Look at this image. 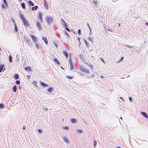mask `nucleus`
Listing matches in <instances>:
<instances>
[{
    "instance_id": "20e7f679",
    "label": "nucleus",
    "mask_w": 148,
    "mask_h": 148,
    "mask_svg": "<svg viewBox=\"0 0 148 148\" xmlns=\"http://www.w3.org/2000/svg\"><path fill=\"white\" fill-rule=\"evenodd\" d=\"M69 63L70 66V69L71 70H73L74 69V66L73 64L71 58H70L69 60Z\"/></svg>"
},
{
    "instance_id": "aec40b11",
    "label": "nucleus",
    "mask_w": 148,
    "mask_h": 148,
    "mask_svg": "<svg viewBox=\"0 0 148 148\" xmlns=\"http://www.w3.org/2000/svg\"><path fill=\"white\" fill-rule=\"evenodd\" d=\"M13 91L14 92H16L17 90V86L16 85H14L13 87Z\"/></svg>"
},
{
    "instance_id": "58836bf2",
    "label": "nucleus",
    "mask_w": 148,
    "mask_h": 148,
    "mask_svg": "<svg viewBox=\"0 0 148 148\" xmlns=\"http://www.w3.org/2000/svg\"><path fill=\"white\" fill-rule=\"evenodd\" d=\"M64 130H68L69 129V128L68 127V126H64Z\"/></svg>"
},
{
    "instance_id": "39448f33",
    "label": "nucleus",
    "mask_w": 148,
    "mask_h": 148,
    "mask_svg": "<svg viewBox=\"0 0 148 148\" xmlns=\"http://www.w3.org/2000/svg\"><path fill=\"white\" fill-rule=\"evenodd\" d=\"M62 24L63 25V27L64 28H65L68 27L67 24L65 22L63 19H62Z\"/></svg>"
},
{
    "instance_id": "0e129e2a",
    "label": "nucleus",
    "mask_w": 148,
    "mask_h": 148,
    "mask_svg": "<svg viewBox=\"0 0 148 148\" xmlns=\"http://www.w3.org/2000/svg\"><path fill=\"white\" fill-rule=\"evenodd\" d=\"M61 68L63 70H64V69L62 67H61Z\"/></svg>"
},
{
    "instance_id": "f03ea898",
    "label": "nucleus",
    "mask_w": 148,
    "mask_h": 148,
    "mask_svg": "<svg viewBox=\"0 0 148 148\" xmlns=\"http://www.w3.org/2000/svg\"><path fill=\"white\" fill-rule=\"evenodd\" d=\"M79 68L80 70L84 72L85 73L89 74V71L85 68L83 67L82 66H79Z\"/></svg>"
},
{
    "instance_id": "6e6d98bb",
    "label": "nucleus",
    "mask_w": 148,
    "mask_h": 148,
    "mask_svg": "<svg viewBox=\"0 0 148 148\" xmlns=\"http://www.w3.org/2000/svg\"><path fill=\"white\" fill-rule=\"evenodd\" d=\"M101 60L103 62H104V60L103 58H101Z\"/></svg>"
},
{
    "instance_id": "4be33fe9",
    "label": "nucleus",
    "mask_w": 148,
    "mask_h": 148,
    "mask_svg": "<svg viewBox=\"0 0 148 148\" xmlns=\"http://www.w3.org/2000/svg\"><path fill=\"white\" fill-rule=\"evenodd\" d=\"M9 61L10 63H11L12 62V56L11 55H10L8 57Z\"/></svg>"
},
{
    "instance_id": "13d9d810",
    "label": "nucleus",
    "mask_w": 148,
    "mask_h": 148,
    "mask_svg": "<svg viewBox=\"0 0 148 148\" xmlns=\"http://www.w3.org/2000/svg\"><path fill=\"white\" fill-rule=\"evenodd\" d=\"M18 88L20 90L21 89V87L20 85H19L18 87Z\"/></svg>"
},
{
    "instance_id": "cd10ccee",
    "label": "nucleus",
    "mask_w": 148,
    "mask_h": 148,
    "mask_svg": "<svg viewBox=\"0 0 148 148\" xmlns=\"http://www.w3.org/2000/svg\"><path fill=\"white\" fill-rule=\"evenodd\" d=\"M19 77V75L17 74H15L14 75V78L15 79H18Z\"/></svg>"
},
{
    "instance_id": "de8ad7c7",
    "label": "nucleus",
    "mask_w": 148,
    "mask_h": 148,
    "mask_svg": "<svg viewBox=\"0 0 148 148\" xmlns=\"http://www.w3.org/2000/svg\"><path fill=\"white\" fill-rule=\"evenodd\" d=\"M78 33L79 34H81V30L80 29H79L78 31Z\"/></svg>"
},
{
    "instance_id": "f8f14e48",
    "label": "nucleus",
    "mask_w": 148,
    "mask_h": 148,
    "mask_svg": "<svg viewBox=\"0 0 148 148\" xmlns=\"http://www.w3.org/2000/svg\"><path fill=\"white\" fill-rule=\"evenodd\" d=\"M4 65L3 64H0V69H1L2 72L3 71L5 70V68H4Z\"/></svg>"
},
{
    "instance_id": "72a5a7b5",
    "label": "nucleus",
    "mask_w": 148,
    "mask_h": 148,
    "mask_svg": "<svg viewBox=\"0 0 148 148\" xmlns=\"http://www.w3.org/2000/svg\"><path fill=\"white\" fill-rule=\"evenodd\" d=\"M106 30L107 32V33H109V32H108L109 31L110 32H112V31L111 30H110L108 28H106Z\"/></svg>"
},
{
    "instance_id": "7c9ffc66",
    "label": "nucleus",
    "mask_w": 148,
    "mask_h": 148,
    "mask_svg": "<svg viewBox=\"0 0 148 148\" xmlns=\"http://www.w3.org/2000/svg\"><path fill=\"white\" fill-rule=\"evenodd\" d=\"M77 131L78 132V133L81 134L83 132V131L80 129H78L77 130Z\"/></svg>"
},
{
    "instance_id": "a18cd8bd",
    "label": "nucleus",
    "mask_w": 148,
    "mask_h": 148,
    "mask_svg": "<svg viewBox=\"0 0 148 148\" xmlns=\"http://www.w3.org/2000/svg\"><path fill=\"white\" fill-rule=\"evenodd\" d=\"M67 77L69 79H73V77L72 76H67Z\"/></svg>"
},
{
    "instance_id": "6e6552de",
    "label": "nucleus",
    "mask_w": 148,
    "mask_h": 148,
    "mask_svg": "<svg viewBox=\"0 0 148 148\" xmlns=\"http://www.w3.org/2000/svg\"><path fill=\"white\" fill-rule=\"evenodd\" d=\"M44 6L47 10L48 9V5L46 0H44Z\"/></svg>"
},
{
    "instance_id": "09e8293b",
    "label": "nucleus",
    "mask_w": 148,
    "mask_h": 148,
    "mask_svg": "<svg viewBox=\"0 0 148 148\" xmlns=\"http://www.w3.org/2000/svg\"><path fill=\"white\" fill-rule=\"evenodd\" d=\"M30 75H27V78L28 79H29L30 78Z\"/></svg>"
},
{
    "instance_id": "a19ab883",
    "label": "nucleus",
    "mask_w": 148,
    "mask_h": 148,
    "mask_svg": "<svg viewBox=\"0 0 148 148\" xmlns=\"http://www.w3.org/2000/svg\"><path fill=\"white\" fill-rule=\"evenodd\" d=\"M33 83L34 85H36L37 83V82L36 81H33Z\"/></svg>"
},
{
    "instance_id": "b1692460",
    "label": "nucleus",
    "mask_w": 148,
    "mask_h": 148,
    "mask_svg": "<svg viewBox=\"0 0 148 148\" xmlns=\"http://www.w3.org/2000/svg\"><path fill=\"white\" fill-rule=\"evenodd\" d=\"M38 8V6H35L32 8V10H36Z\"/></svg>"
},
{
    "instance_id": "f257e3e1",
    "label": "nucleus",
    "mask_w": 148,
    "mask_h": 148,
    "mask_svg": "<svg viewBox=\"0 0 148 148\" xmlns=\"http://www.w3.org/2000/svg\"><path fill=\"white\" fill-rule=\"evenodd\" d=\"M53 18L51 16H48L45 18L46 21L49 24L52 23L53 22Z\"/></svg>"
},
{
    "instance_id": "c9c22d12",
    "label": "nucleus",
    "mask_w": 148,
    "mask_h": 148,
    "mask_svg": "<svg viewBox=\"0 0 148 148\" xmlns=\"http://www.w3.org/2000/svg\"><path fill=\"white\" fill-rule=\"evenodd\" d=\"M64 33L66 35V36L68 37H69L70 36L68 34V33L67 32L65 31H64Z\"/></svg>"
},
{
    "instance_id": "5701e85b",
    "label": "nucleus",
    "mask_w": 148,
    "mask_h": 148,
    "mask_svg": "<svg viewBox=\"0 0 148 148\" xmlns=\"http://www.w3.org/2000/svg\"><path fill=\"white\" fill-rule=\"evenodd\" d=\"M53 89V88L52 87L49 88L47 90V92L49 93H51V92L52 91Z\"/></svg>"
},
{
    "instance_id": "a878e982",
    "label": "nucleus",
    "mask_w": 148,
    "mask_h": 148,
    "mask_svg": "<svg viewBox=\"0 0 148 148\" xmlns=\"http://www.w3.org/2000/svg\"><path fill=\"white\" fill-rule=\"evenodd\" d=\"M21 5L22 8L23 9H25L26 8L25 4L23 3H21Z\"/></svg>"
},
{
    "instance_id": "4d7b16f0",
    "label": "nucleus",
    "mask_w": 148,
    "mask_h": 148,
    "mask_svg": "<svg viewBox=\"0 0 148 148\" xmlns=\"http://www.w3.org/2000/svg\"><path fill=\"white\" fill-rule=\"evenodd\" d=\"M23 129H24V130L25 129H26V127H25V126H23Z\"/></svg>"
},
{
    "instance_id": "f3484780",
    "label": "nucleus",
    "mask_w": 148,
    "mask_h": 148,
    "mask_svg": "<svg viewBox=\"0 0 148 148\" xmlns=\"http://www.w3.org/2000/svg\"><path fill=\"white\" fill-rule=\"evenodd\" d=\"M19 16L20 18L22 20V21L25 19L23 14H21V13H20V14Z\"/></svg>"
},
{
    "instance_id": "680f3d73",
    "label": "nucleus",
    "mask_w": 148,
    "mask_h": 148,
    "mask_svg": "<svg viewBox=\"0 0 148 148\" xmlns=\"http://www.w3.org/2000/svg\"><path fill=\"white\" fill-rule=\"evenodd\" d=\"M94 76H95V74H93L92 75V77H94Z\"/></svg>"
},
{
    "instance_id": "473e14b6",
    "label": "nucleus",
    "mask_w": 148,
    "mask_h": 148,
    "mask_svg": "<svg viewBox=\"0 0 148 148\" xmlns=\"http://www.w3.org/2000/svg\"><path fill=\"white\" fill-rule=\"evenodd\" d=\"M93 39V38L91 37H89L88 38V40H90V41H92V39Z\"/></svg>"
},
{
    "instance_id": "ddd939ff",
    "label": "nucleus",
    "mask_w": 148,
    "mask_h": 148,
    "mask_svg": "<svg viewBox=\"0 0 148 148\" xmlns=\"http://www.w3.org/2000/svg\"><path fill=\"white\" fill-rule=\"evenodd\" d=\"M42 39L44 41L45 43L47 45L48 44V41L47 40V38L45 37H43L42 38Z\"/></svg>"
},
{
    "instance_id": "864d4df0",
    "label": "nucleus",
    "mask_w": 148,
    "mask_h": 148,
    "mask_svg": "<svg viewBox=\"0 0 148 148\" xmlns=\"http://www.w3.org/2000/svg\"><path fill=\"white\" fill-rule=\"evenodd\" d=\"M39 18V20L41 22L43 21V20H42V18Z\"/></svg>"
},
{
    "instance_id": "37998d69",
    "label": "nucleus",
    "mask_w": 148,
    "mask_h": 148,
    "mask_svg": "<svg viewBox=\"0 0 148 148\" xmlns=\"http://www.w3.org/2000/svg\"><path fill=\"white\" fill-rule=\"evenodd\" d=\"M1 6L2 8H3V9L5 8V7L3 3H1Z\"/></svg>"
},
{
    "instance_id": "f704fd0d",
    "label": "nucleus",
    "mask_w": 148,
    "mask_h": 148,
    "mask_svg": "<svg viewBox=\"0 0 148 148\" xmlns=\"http://www.w3.org/2000/svg\"><path fill=\"white\" fill-rule=\"evenodd\" d=\"M87 26H88V27L89 29V30H90V33H91V29L89 25V24L88 23H87Z\"/></svg>"
},
{
    "instance_id": "603ef678",
    "label": "nucleus",
    "mask_w": 148,
    "mask_h": 148,
    "mask_svg": "<svg viewBox=\"0 0 148 148\" xmlns=\"http://www.w3.org/2000/svg\"><path fill=\"white\" fill-rule=\"evenodd\" d=\"M44 109L45 111H47L48 110V109L47 108H44Z\"/></svg>"
},
{
    "instance_id": "e433bc0d",
    "label": "nucleus",
    "mask_w": 148,
    "mask_h": 148,
    "mask_svg": "<svg viewBox=\"0 0 148 148\" xmlns=\"http://www.w3.org/2000/svg\"><path fill=\"white\" fill-rule=\"evenodd\" d=\"M38 132L39 133H41L42 132V131L41 129H39L38 130Z\"/></svg>"
},
{
    "instance_id": "c85d7f7f",
    "label": "nucleus",
    "mask_w": 148,
    "mask_h": 148,
    "mask_svg": "<svg viewBox=\"0 0 148 148\" xmlns=\"http://www.w3.org/2000/svg\"><path fill=\"white\" fill-rule=\"evenodd\" d=\"M38 18H42V12H40L39 13Z\"/></svg>"
},
{
    "instance_id": "dca6fc26",
    "label": "nucleus",
    "mask_w": 148,
    "mask_h": 148,
    "mask_svg": "<svg viewBox=\"0 0 148 148\" xmlns=\"http://www.w3.org/2000/svg\"><path fill=\"white\" fill-rule=\"evenodd\" d=\"M71 121L72 123H75L77 121V120L76 119L73 118L71 120Z\"/></svg>"
},
{
    "instance_id": "e2e57ef3",
    "label": "nucleus",
    "mask_w": 148,
    "mask_h": 148,
    "mask_svg": "<svg viewBox=\"0 0 148 148\" xmlns=\"http://www.w3.org/2000/svg\"><path fill=\"white\" fill-rule=\"evenodd\" d=\"M90 68H91V69H93V67H92V65H91V66H90Z\"/></svg>"
},
{
    "instance_id": "bf43d9fd",
    "label": "nucleus",
    "mask_w": 148,
    "mask_h": 148,
    "mask_svg": "<svg viewBox=\"0 0 148 148\" xmlns=\"http://www.w3.org/2000/svg\"><path fill=\"white\" fill-rule=\"evenodd\" d=\"M120 98L123 101H124V100H123V98L122 97H120Z\"/></svg>"
},
{
    "instance_id": "79ce46f5",
    "label": "nucleus",
    "mask_w": 148,
    "mask_h": 148,
    "mask_svg": "<svg viewBox=\"0 0 148 148\" xmlns=\"http://www.w3.org/2000/svg\"><path fill=\"white\" fill-rule=\"evenodd\" d=\"M4 3L5 4V6H7V3L6 2V0H3Z\"/></svg>"
},
{
    "instance_id": "5fc2aeb1",
    "label": "nucleus",
    "mask_w": 148,
    "mask_h": 148,
    "mask_svg": "<svg viewBox=\"0 0 148 148\" xmlns=\"http://www.w3.org/2000/svg\"><path fill=\"white\" fill-rule=\"evenodd\" d=\"M12 21H13V22L14 23V24L15 23H16L15 22V21L14 20V19H12Z\"/></svg>"
},
{
    "instance_id": "8fccbe9b",
    "label": "nucleus",
    "mask_w": 148,
    "mask_h": 148,
    "mask_svg": "<svg viewBox=\"0 0 148 148\" xmlns=\"http://www.w3.org/2000/svg\"><path fill=\"white\" fill-rule=\"evenodd\" d=\"M36 47L37 49H39V46L38 45V44H36Z\"/></svg>"
},
{
    "instance_id": "423d86ee",
    "label": "nucleus",
    "mask_w": 148,
    "mask_h": 148,
    "mask_svg": "<svg viewBox=\"0 0 148 148\" xmlns=\"http://www.w3.org/2000/svg\"><path fill=\"white\" fill-rule=\"evenodd\" d=\"M23 23L25 26L28 27L29 26V25L28 22L25 20V19L22 21Z\"/></svg>"
},
{
    "instance_id": "1a4fd4ad",
    "label": "nucleus",
    "mask_w": 148,
    "mask_h": 148,
    "mask_svg": "<svg viewBox=\"0 0 148 148\" xmlns=\"http://www.w3.org/2000/svg\"><path fill=\"white\" fill-rule=\"evenodd\" d=\"M141 114L144 117L148 119V115L146 112H141Z\"/></svg>"
},
{
    "instance_id": "c03bdc74",
    "label": "nucleus",
    "mask_w": 148,
    "mask_h": 148,
    "mask_svg": "<svg viewBox=\"0 0 148 148\" xmlns=\"http://www.w3.org/2000/svg\"><path fill=\"white\" fill-rule=\"evenodd\" d=\"M123 58H124V57H122L121 58H120V59L119 62H120L121 61H122L123 60Z\"/></svg>"
},
{
    "instance_id": "9d476101",
    "label": "nucleus",
    "mask_w": 148,
    "mask_h": 148,
    "mask_svg": "<svg viewBox=\"0 0 148 148\" xmlns=\"http://www.w3.org/2000/svg\"><path fill=\"white\" fill-rule=\"evenodd\" d=\"M29 38H27L25 36L23 37L24 40L25 42L27 43L28 44H29L27 42H29Z\"/></svg>"
},
{
    "instance_id": "c756f323",
    "label": "nucleus",
    "mask_w": 148,
    "mask_h": 148,
    "mask_svg": "<svg viewBox=\"0 0 148 148\" xmlns=\"http://www.w3.org/2000/svg\"><path fill=\"white\" fill-rule=\"evenodd\" d=\"M97 144V142L96 140H94L93 142V145L95 147Z\"/></svg>"
},
{
    "instance_id": "3c124183",
    "label": "nucleus",
    "mask_w": 148,
    "mask_h": 148,
    "mask_svg": "<svg viewBox=\"0 0 148 148\" xmlns=\"http://www.w3.org/2000/svg\"><path fill=\"white\" fill-rule=\"evenodd\" d=\"M65 29L68 31H70V29L67 27L65 28Z\"/></svg>"
},
{
    "instance_id": "338daca9",
    "label": "nucleus",
    "mask_w": 148,
    "mask_h": 148,
    "mask_svg": "<svg viewBox=\"0 0 148 148\" xmlns=\"http://www.w3.org/2000/svg\"><path fill=\"white\" fill-rule=\"evenodd\" d=\"M120 119H121V120H122L123 119V118L122 117H120Z\"/></svg>"
},
{
    "instance_id": "4468645a",
    "label": "nucleus",
    "mask_w": 148,
    "mask_h": 148,
    "mask_svg": "<svg viewBox=\"0 0 148 148\" xmlns=\"http://www.w3.org/2000/svg\"><path fill=\"white\" fill-rule=\"evenodd\" d=\"M40 84L43 87H46L49 86L48 84H46L42 82H40Z\"/></svg>"
},
{
    "instance_id": "0eeeda50",
    "label": "nucleus",
    "mask_w": 148,
    "mask_h": 148,
    "mask_svg": "<svg viewBox=\"0 0 148 148\" xmlns=\"http://www.w3.org/2000/svg\"><path fill=\"white\" fill-rule=\"evenodd\" d=\"M63 139L65 143L67 144H69L70 143V142L69 140L66 136H64L63 137Z\"/></svg>"
},
{
    "instance_id": "69168bd1",
    "label": "nucleus",
    "mask_w": 148,
    "mask_h": 148,
    "mask_svg": "<svg viewBox=\"0 0 148 148\" xmlns=\"http://www.w3.org/2000/svg\"><path fill=\"white\" fill-rule=\"evenodd\" d=\"M78 40L80 41V38H78Z\"/></svg>"
},
{
    "instance_id": "49530a36",
    "label": "nucleus",
    "mask_w": 148,
    "mask_h": 148,
    "mask_svg": "<svg viewBox=\"0 0 148 148\" xmlns=\"http://www.w3.org/2000/svg\"><path fill=\"white\" fill-rule=\"evenodd\" d=\"M129 100L130 101H132V99L131 97H130L129 98Z\"/></svg>"
},
{
    "instance_id": "052dcab7",
    "label": "nucleus",
    "mask_w": 148,
    "mask_h": 148,
    "mask_svg": "<svg viewBox=\"0 0 148 148\" xmlns=\"http://www.w3.org/2000/svg\"><path fill=\"white\" fill-rule=\"evenodd\" d=\"M100 77H101V78H104V76H102V75H101V76H100Z\"/></svg>"
},
{
    "instance_id": "9b49d317",
    "label": "nucleus",
    "mask_w": 148,
    "mask_h": 148,
    "mask_svg": "<svg viewBox=\"0 0 148 148\" xmlns=\"http://www.w3.org/2000/svg\"><path fill=\"white\" fill-rule=\"evenodd\" d=\"M36 27L38 28V29L39 30H40V29H41V26H40V23L38 22H36Z\"/></svg>"
},
{
    "instance_id": "a211bd4d",
    "label": "nucleus",
    "mask_w": 148,
    "mask_h": 148,
    "mask_svg": "<svg viewBox=\"0 0 148 148\" xmlns=\"http://www.w3.org/2000/svg\"><path fill=\"white\" fill-rule=\"evenodd\" d=\"M53 60H54V62L57 64H58L59 65L60 64V62L56 58H54L53 59Z\"/></svg>"
},
{
    "instance_id": "7ed1b4c3",
    "label": "nucleus",
    "mask_w": 148,
    "mask_h": 148,
    "mask_svg": "<svg viewBox=\"0 0 148 148\" xmlns=\"http://www.w3.org/2000/svg\"><path fill=\"white\" fill-rule=\"evenodd\" d=\"M30 36L32 38V40L34 42H37L38 40L36 37L32 34H30Z\"/></svg>"
},
{
    "instance_id": "393cba45",
    "label": "nucleus",
    "mask_w": 148,
    "mask_h": 148,
    "mask_svg": "<svg viewBox=\"0 0 148 148\" xmlns=\"http://www.w3.org/2000/svg\"><path fill=\"white\" fill-rule=\"evenodd\" d=\"M28 4L29 5L31 6H33L34 5V3L31 1H28Z\"/></svg>"
},
{
    "instance_id": "ea45409f",
    "label": "nucleus",
    "mask_w": 148,
    "mask_h": 148,
    "mask_svg": "<svg viewBox=\"0 0 148 148\" xmlns=\"http://www.w3.org/2000/svg\"><path fill=\"white\" fill-rule=\"evenodd\" d=\"M124 46H125V47H129L130 49H131V48H132L133 47H131V46H130L129 45H124Z\"/></svg>"
},
{
    "instance_id": "2f4dec72",
    "label": "nucleus",
    "mask_w": 148,
    "mask_h": 148,
    "mask_svg": "<svg viewBox=\"0 0 148 148\" xmlns=\"http://www.w3.org/2000/svg\"><path fill=\"white\" fill-rule=\"evenodd\" d=\"M4 108V106L3 104L2 103L0 104V108L2 109Z\"/></svg>"
},
{
    "instance_id": "412c9836",
    "label": "nucleus",
    "mask_w": 148,
    "mask_h": 148,
    "mask_svg": "<svg viewBox=\"0 0 148 148\" xmlns=\"http://www.w3.org/2000/svg\"><path fill=\"white\" fill-rule=\"evenodd\" d=\"M84 40L85 43V45L86 47H87L88 48L89 47V45L88 42H87L86 40V39H84Z\"/></svg>"
},
{
    "instance_id": "4c0bfd02",
    "label": "nucleus",
    "mask_w": 148,
    "mask_h": 148,
    "mask_svg": "<svg viewBox=\"0 0 148 148\" xmlns=\"http://www.w3.org/2000/svg\"><path fill=\"white\" fill-rule=\"evenodd\" d=\"M20 83V81L19 80H16V83L18 85Z\"/></svg>"
},
{
    "instance_id": "774afa93",
    "label": "nucleus",
    "mask_w": 148,
    "mask_h": 148,
    "mask_svg": "<svg viewBox=\"0 0 148 148\" xmlns=\"http://www.w3.org/2000/svg\"><path fill=\"white\" fill-rule=\"evenodd\" d=\"M117 148H121L120 147H118Z\"/></svg>"
},
{
    "instance_id": "2eb2a0df",
    "label": "nucleus",
    "mask_w": 148,
    "mask_h": 148,
    "mask_svg": "<svg viewBox=\"0 0 148 148\" xmlns=\"http://www.w3.org/2000/svg\"><path fill=\"white\" fill-rule=\"evenodd\" d=\"M63 53L65 56L66 58H67L68 57V53L65 51H63Z\"/></svg>"
},
{
    "instance_id": "bb28decb",
    "label": "nucleus",
    "mask_w": 148,
    "mask_h": 148,
    "mask_svg": "<svg viewBox=\"0 0 148 148\" xmlns=\"http://www.w3.org/2000/svg\"><path fill=\"white\" fill-rule=\"evenodd\" d=\"M14 25L15 26V27H14L15 31L16 32H18V29L16 25V23H15Z\"/></svg>"
},
{
    "instance_id": "6ab92c4d",
    "label": "nucleus",
    "mask_w": 148,
    "mask_h": 148,
    "mask_svg": "<svg viewBox=\"0 0 148 148\" xmlns=\"http://www.w3.org/2000/svg\"><path fill=\"white\" fill-rule=\"evenodd\" d=\"M24 69L25 70L28 71H31V69L29 66H26L25 67Z\"/></svg>"
}]
</instances>
